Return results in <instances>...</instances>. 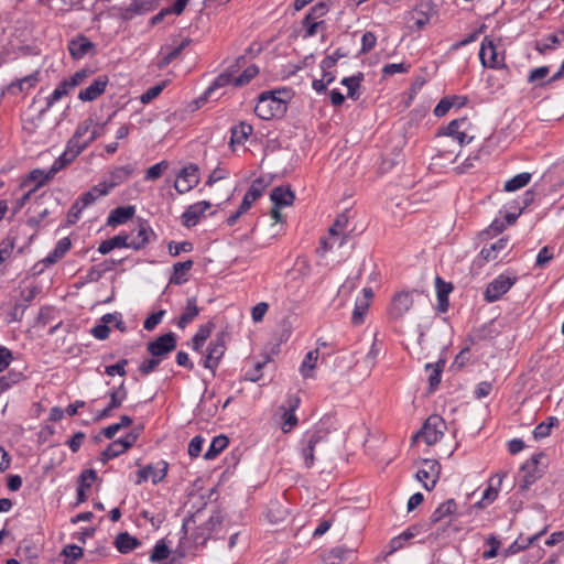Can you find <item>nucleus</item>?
Masks as SVG:
<instances>
[{
	"label": "nucleus",
	"mask_w": 564,
	"mask_h": 564,
	"mask_svg": "<svg viewBox=\"0 0 564 564\" xmlns=\"http://www.w3.org/2000/svg\"><path fill=\"white\" fill-rule=\"evenodd\" d=\"M153 7V0H132V2L129 6H113L111 10L113 11V17L120 18L124 21H130L138 15H142L149 11H152Z\"/></svg>",
	"instance_id": "6e6552de"
},
{
	"label": "nucleus",
	"mask_w": 564,
	"mask_h": 564,
	"mask_svg": "<svg viewBox=\"0 0 564 564\" xmlns=\"http://www.w3.org/2000/svg\"><path fill=\"white\" fill-rule=\"evenodd\" d=\"M410 68L409 64L405 63H392L387 64L382 68V75L383 77H389L398 73H408Z\"/></svg>",
	"instance_id": "69168bd1"
},
{
	"label": "nucleus",
	"mask_w": 564,
	"mask_h": 564,
	"mask_svg": "<svg viewBox=\"0 0 564 564\" xmlns=\"http://www.w3.org/2000/svg\"><path fill=\"white\" fill-rule=\"evenodd\" d=\"M479 59L481 65L487 68L501 69L506 67L505 55L499 56L496 44L489 36H485L481 42Z\"/></svg>",
	"instance_id": "423d86ee"
},
{
	"label": "nucleus",
	"mask_w": 564,
	"mask_h": 564,
	"mask_svg": "<svg viewBox=\"0 0 564 564\" xmlns=\"http://www.w3.org/2000/svg\"><path fill=\"white\" fill-rule=\"evenodd\" d=\"M364 73L359 72L356 75L344 77L340 82L343 86H346L348 89L347 96L352 100H357L359 98L358 89L364 80Z\"/></svg>",
	"instance_id": "4c0bfd02"
},
{
	"label": "nucleus",
	"mask_w": 564,
	"mask_h": 564,
	"mask_svg": "<svg viewBox=\"0 0 564 564\" xmlns=\"http://www.w3.org/2000/svg\"><path fill=\"white\" fill-rule=\"evenodd\" d=\"M311 441L312 440L307 437L306 433L303 434L300 441V452L306 468L313 467L315 463V453L319 452L318 446Z\"/></svg>",
	"instance_id": "a878e982"
},
{
	"label": "nucleus",
	"mask_w": 564,
	"mask_h": 564,
	"mask_svg": "<svg viewBox=\"0 0 564 564\" xmlns=\"http://www.w3.org/2000/svg\"><path fill=\"white\" fill-rule=\"evenodd\" d=\"M517 278H510L505 274H499L488 285L484 293V299L488 303L498 301L506 294L516 283Z\"/></svg>",
	"instance_id": "1a4fd4ad"
},
{
	"label": "nucleus",
	"mask_w": 564,
	"mask_h": 564,
	"mask_svg": "<svg viewBox=\"0 0 564 564\" xmlns=\"http://www.w3.org/2000/svg\"><path fill=\"white\" fill-rule=\"evenodd\" d=\"M162 359L158 357H151L149 359L143 360L139 366V371L142 376H148L152 371H154L159 365L161 364Z\"/></svg>",
	"instance_id": "338daca9"
},
{
	"label": "nucleus",
	"mask_w": 564,
	"mask_h": 564,
	"mask_svg": "<svg viewBox=\"0 0 564 564\" xmlns=\"http://www.w3.org/2000/svg\"><path fill=\"white\" fill-rule=\"evenodd\" d=\"M270 198L276 207H286L293 204L295 195L290 187L276 186L272 189Z\"/></svg>",
	"instance_id": "c85d7f7f"
},
{
	"label": "nucleus",
	"mask_w": 564,
	"mask_h": 564,
	"mask_svg": "<svg viewBox=\"0 0 564 564\" xmlns=\"http://www.w3.org/2000/svg\"><path fill=\"white\" fill-rule=\"evenodd\" d=\"M198 182V167L195 164H189L180 171L174 187L177 193L185 194L194 188Z\"/></svg>",
	"instance_id": "ddd939ff"
},
{
	"label": "nucleus",
	"mask_w": 564,
	"mask_h": 564,
	"mask_svg": "<svg viewBox=\"0 0 564 564\" xmlns=\"http://www.w3.org/2000/svg\"><path fill=\"white\" fill-rule=\"evenodd\" d=\"M558 424L560 421L557 417L549 416L546 421L541 422L534 427L532 432L534 440L539 441L547 437L551 434L552 427L557 426Z\"/></svg>",
	"instance_id": "a19ab883"
},
{
	"label": "nucleus",
	"mask_w": 564,
	"mask_h": 564,
	"mask_svg": "<svg viewBox=\"0 0 564 564\" xmlns=\"http://www.w3.org/2000/svg\"><path fill=\"white\" fill-rule=\"evenodd\" d=\"M496 335H497V332L494 328V323L490 322L488 324H485V325L474 329L470 339L473 343H479V341L492 339L496 337Z\"/></svg>",
	"instance_id": "c03bdc74"
},
{
	"label": "nucleus",
	"mask_w": 564,
	"mask_h": 564,
	"mask_svg": "<svg viewBox=\"0 0 564 564\" xmlns=\"http://www.w3.org/2000/svg\"><path fill=\"white\" fill-rule=\"evenodd\" d=\"M84 151L80 145L66 149L51 165L46 178H53L61 170L69 165Z\"/></svg>",
	"instance_id": "6ab92c4d"
},
{
	"label": "nucleus",
	"mask_w": 564,
	"mask_h": 564,
	"mask_svg": "<svg viewBox=\"0 0 564 564\" xmlns=\"http://www.w3.org/2000/svg\"><path fill=\"white\" fill-rule=\"evenodd\" d=\"M107 394L110 398L108 403L110 408L112 406L115 410L119 409L128 398V390L124 381H122L118 387L112 388Z\"/></svg>",
	"instance_id": "ea45409f"
},
{
	"label": "nucleus",
	"mask_w": 564,
	"mask_h": 564,
	"mask_svg": "<svg viewBox=\"0 0 564 564\" xmlns=\"http://www.w3.org/2000/svg\"><path fill=\"white\" fill-rule=\"evenodd\" d=\"M532 175L528 172L519 173L505 183L503 189L506 192H514L527 186L531 181Z\"/></svg>",
	"instance_id": "37998d69"
},
{
	"label": "nucleus",
	"mask_w": 564,
	"mask_h": 564,
	"mask_svg": "<svg viewBox=\"0 0 564 564\" xmlns=\"http://www.w3.org/2000/svg\"><path fill=\"white\" fill-rule=\"evenodd\" d=\"M467 122L466 118H459L452 120L446 127L441 128L436 135H446L456 139L459 145H464L469 143L473 140V137L467 138V134L464 131H460V128Z\"/></svg>",
	"instance_id": "dca6fc26"
},
{
	"label": "nucleus",
	"mask_w": 564,
	"mask_h": 564,
	"mask_svg": "<svg viewBox=\"0 0 564 564\" xmlns=\"http://www.w3.org/2000/svg\"><path fill=\"white\" fill-rule=\"evenodd\" d=\"M154 235L147 221H141L137 229V236L129 240V246L133 250L144 249L150 243V237Z\"/></svg>",
	"instance_id": "b1692460"
},
{
	"label": "nucleus",
	"mask_w": 564,
	"mask_h": 564,
	"mask_svg": "<svg viewBox=\"0 0 564 564\" xmlns=\"http://www.w3.org/2000/svg\"><path fill=\"white\" fill-rule=\"evenodd\" d=\"M446 422L437 414L426 419L421 430L415 434L414 438L422 437L427 445H434L444 435Z\"/></svg>",
	"instance_id": "39448f33"
},
{
	"label": "nucleus",
	"mask_w": 564,
	"mask_h": 564,
	"mask_svg": "<svg viewBox=\"0 0 564 564\" xmlns=\"http://www.w3.org/2000/svg\"><path fill=\"white\" fill-rule=\"evenodd\" d=\"M193 265L194 261L191 259L174 263L169 283L174 285L184 284L187 281L186 273L193 268Z\"/></svg>",
	"instance_id": "7c9ffc66"
},
{
	"label": "nucleus",
	"mask_w": 564,
	"mask_h": 564,
	"mask_svg": "<svg viewBox=\"0 0 564 564\" xmlns=\"http://www.w3.org/2000/svg\"><path fill=\"white\" fill-rule=\"evenodd\" d=\"M337 420L333 415L323 416L311 430L306 431L307 437L318 446L319 452H323L332 441V437L337 433Z\"/></svg>",
	"instance_id": "f03ea898"
},
{
	"label": "nucleus",
	"mask_w": 564,
	"mask_h": 564,
	"mask_svg": "<svg viewBox=\"0 0 564 564\" xmlns=\"http://www.w3.org/2000/svg\"><path fill=\"white\" fill-rule=\"evenodd\" d=\"M347 224L348 217L346 216V214L338 215L328 230L330 237L339 236L340 234H343Z\"/></svg>",
	"instance_id": "0e129e2a"
},
{
	"label": "nucleus",
	"mask_w": 564,
	"mask_h": 564,
	"mask_svg": "<svg viewBox=\"0 0 564 564\" xmlns=\"http://www.w3.org/2000/svg\"><path fill=\"white\" fill-rule=\"evenodd\" d=\"M83 555V549L76 544H68L61 552L64 564H75Z\"/></svg>",
	"instance_id": "49530a36"
},
{
	"label": "nucleus",
	"mask_w": 564,
	"mask_h": 564,
	"mask_svg": "<svg viewBox=\"0 0 564 564\" xmlns=\"http://www.w3.org/2000/svg\"><path fill=\"white\" fill-rule=\"evenodd\" d=\"M210 206L212 204L208 200H202L189 205L181 216L182 225L186 228L196 226Z\"/></svg>",
	"instance_id": "2eb2a0df"
},
{
	"label": "nucleus",
	"mask_w": 564,
	"mask_h": 564,
	"mask_svg": "<svg viewBox=\"0 0 564 564\" xmlns=\"http://www.w3.org/2000/svg\"><path fill=\"white\" fill-rule=\"evenodd\" d=\"M72 241L68 237H64L57 241L55 248L48 256L44 259L45 264H54L59 261L70 249Z\"/></svg>",
	"instance_id": "f704fd0d"
},
{
	"label": "nucleus",
	"mask_w": 564,
	"mask_h": 564,
	"mask_svg": "<svg viewBox=\"0 0 564 564\" xmlns=\"http://www.w3.org/2000/svg\"><path fill=\"white\" fill-rule=\"evenodd\" d=\"M135 169L132 164H127L122 166L115 167L109 173V183L113 188L121 185L126 181L130 178V176L134 173Z\"/></svg>",
	"instance_id": "473e14b6"
},
{
	"label": "nucleus",
	"mask_w": 564,
	"mask_h": 564,
	"mask_svg": "<svg viewBox=\"0 0 564 564\" xmlns=\"http://www.w3.org/2000/svg\"><path fill=\"white\" fill-rule=\"evenodd\" d=\"M324 21L317 22L311 15H305L302 20V26L305 30L304 37H312L317 33V28L323 24Z\"/></svg>",
	"instance_id": "680f3d73"
},
{
	"label": "nucleus",
	"mask_w": 564,
	"mask_h": 564,
	"mask_svg": "<svg viewBox=\"0 0 564 564\" xmlns=\"http://www.w3.org/2000/svg\"><path fill=\"white\" fill-rule=\"evenodd\" d=\"M376 44H377L376 34L370 31L365 32L361 37V48L358 53V56L370 52L376 46Z\"/></svg>",
	"instance_id": "13d9d810"
},
{
	"label": "nucleus",
	"mask_w": 564,
	"mask_h": 564,
	"mask_svg": "<svg viewBox=\"0 0 564 564\" xmlns=\"http://www.w3.org/2000/svg\"><path fill=\"white\" fill-rule=\"evenodd\" d=\"M508 242V237L500 238L496 242L491 243L488 248L484 247L480 251V257L487 262L496 260L499 252L507 248Z\"/></svg>",
	"instance_id": "c9c22d12"
},
{
	"label": "nucleus",
	"mask_w": 564,
	"mask_h": 564,
	"mask_svg": "<svg viewBox=\"0 0 564 564\" xmlns=\"http://www.w3.org/2000/svg\"><path fill=\"white\" fill-rule=\"evenodd\" d=\"M267 185L268 184L265 183L264 178L260 176L252 182L246 195L249 196L251 200L256 202L259 197L262 196Z\"/></svg>",
	"instance_id": "5fc2aeb1"
},
{
	"label": "nucleus",
	"mask_w": 564,
	"mask_h": 564,
	"mask_svg": "<svg viewBox=\"0 0 564 564\" xmlns=\"http://www.w3.org/2000/svg\"><path fill=\"white\" fill-rule=\"evenodd\" d=\"M128 362V359L122 358L115 365L106 366L105 373L109 377H113L116 375L124 377L127 375L126 366Z\"/></svg>",
	"instance_id": "052dcab7"
},
{
	"label": "nucleus",
	"mask_w": 564,
	"mask_h": 564,
	"mask_svg": "<svg viewBox=\"0 0 564 564\" xmlns=\"http://www.w3.org/2000/svg\"><path fill=\"white\" fill-rule=\"evenodd\" d=\"M177 345V336L173 332L160 335L154 340L149 341L147 350L153 357L164 359L170 352H172Z\"/></svg>",
	"instance_id": "0eeeda50"
},
{
	"label": "nucleus",
	"mask_w": 564,
	"mask_h": 564,
	"mask_svg": "<svg viewBox=\"0 0 564 564\" xmlns=\"http://www.w3.org/2000/svg\"><path fill=\"white\" fill-rule=\"evenodd\" d=\"M499 489L492 484H489V486L484 490L481 499L477 501L474 507L478 509H484L491 505L498 497Z\"/></svg>",
	"instance_id": "09e8293b"
},
{
	"label": "nucleus",
	"mask_w": 564,
	"mask_h": 564,
	"mask_svg": "<svg viewBox=\"0 0 564 564\" xmlns=\"http://www.w3.org/2000/svg\"><path fill=\"white\" fill-rule=\"evenodd\" d=\"M215 327V324L209 321L206 324H203L198 327L196 334L192 338V348L195 351H199L205 344V341L210 336L213 329Z\"/></svg>",
	"instance_id": "e433bc0d"
},
{
	"label": "nucleus",
	"mask_w": 564,
	"mask_h": 564,
	"mask_svg": "<svg viewBox=\"0 0 564 564\" xmlns=\"http://www.w3.org/2000/svg\"><path fill=\"white\" fill-rule=\"evenodd\" d=\"M223 516L220 511H214L212 516L202 524L210 534L221 525Z\"/></svg>",
	"instance_id": "774afa93"
},
{
	"label": "nucleus",
	"mask_w": 564,
	"mask_h": 564,
	"mask_svg": "<svg viewBox=\"0 0 564 564\" xmlns=\"http://www.w3.org/2000/svg\"><path fill=\"white\" fill-rule=\"evenodd\" d=\"M433 7L434 4L432 1H425L414 8L412 20H414V28L417 31L423 30L430 22V13L433 10Z\"/></svg>",
	"instance_id": "393cba45"
},
{
	"label": "nucleus",
	"mask_w": 564,
	"mask_h": 564,
	"mask_svg": "<svg viewBox=\"0 0 564 564\" xmlns=\"http://www.w3.org/2000/svg\"><path fill=\"white\" fill-rule=\"evenodd\" d=\"M354 557V551L346 546L339 545L333 547L323 557V564H345Z\"/></svg>",
	"instance_id": "412c9836"
},
{
	"label": "nucleus",
	"mask_w": 564,
	"mask_h": 564,
	"mask_svg": "<svg viewBox=\"0 0 564 564\" xmlns=\"http://www.w3.org/2000/svg\"><path fill=\"white\" fill-rule=\"evenodd\" d=\"M116 248H130L129 246V235L127 232H120L119 235L110 238V239H107V240H104L99 247H98V251L101 253V254H107L109 253L110 251H112L113 249Z\"/></svg>",
	"instance_id": "c756f323"
},
{
	"label": "nucleus",
	"mask_w": 564,
	"mask_h": 564,
	"mask_svg": "<svg viewBox=\"0 0 564 564\" xmlns=\"http://www.w3.org/2000/svg\"><path fill=\"white\" fill-rule=\"evenodd\" d=\"M543 457V453L534 454L521 466L519 474V489L521 491L528 490L538 479L543 476L544 471L539 467L540 459Z\"/></svg>",
	"instance_id": "20e7f679"
},
{
	"label": "nucleus",
	"mask_w": 564,
	"mask_h": 564,
	"mask_svg": "<svg viewBox=\"0 0 564 564\" xmlns=\"http://www.w3.org/2000/svg\"><path fill=\"white\" fill-rule=\"evenodd\" d=\"M420 533V527L419 525H411L405 531H403L398 536L393 538L389 543V551L387 555H391L394 552L401 550L405 542L410 541L414 536H416Z\"/></svg>",
	"instance_id": "cd10ccee"
},
{
	"label": "nucleus",
	"mask_w": 564,
	"mask_h": 564,
	"mask_svg": "<svg viewBox=\"0 0 564 564\" xmlns=\"http://www.w3.org/2000/svg\"><path fill=\"white\" fill-rule=\"evenodd\" d=\"M369 308L368 300H357L352 311L351 322L355 325L364 323V317Z\"/></svg>",
	"instance_id": "603ef678"
},
{
	"label": "nucleus",
	"mask_w": 564,
	"mask_h": 564,
	"mask_svg": "<svg viewBox=\"0 0 564 564\" xmlns=\"http://www.w3.org/2000/svg\"><path fill=\"white\" fill-rule=\"evenodd\" d=\"M169 464L165 460H160L155 465L149 464L137 471V485H141L151 478L153 485L161 482L167 474Z\"/></svg>",
	"instance_id": "f8f14e48"
},
{
	"label": "nucleus",
	"mask_w": 564,
	"mask_h": 564,
	"mask_svg": "<svg viewBox=\"0 0 564 564\" xmlns=\"http://www.w3.org/2000/svg\"><path fill=\"white\" fill-rule=\"evenodd\" d=\"M165 313V310H160L158 312L150 314L143 322L144 329L149 332L153 330L161 323Z\"/></svg>",
	"instance_id": "e2e57ef3"
},
{
	"label": "nucleus",
	"mask_w": 564,
	"mask_h": 564,
	"mask_svg": "<svg viewBox=\"0 0 564 564\" xmlns=\"http://www.w3.org/2000/svg\"><path fill=\"white\" fill-rule=\"evenodd\" d=\"M199 312L200 310L197 306V299L195 296L188 297L186 300L184 312L176 319L177 327L184 329L198 316Z\"/></svg>",
	"instance_id": "5701e85b"
},
{
	"label": "nucleus",
	"mask_w": 564,
	"mask_h": 564,
	"mask_svg": "<svg viewBox=\"0 0 564 564\" xmlns=\"http://www.w3.org/2000/svg\"><path fill=\"white\" fill-rule=\"evenodd\" d=\"M252 131V126L246 121H240L238 124L231 127L230 147L234 148L235 145L245 144Z\"/></svg>",
	"instance_id": "bb28decb"
},
{
	"label": "nucleus",
	"mask_w": 564,
	"mask_h": 564,
	"mask_svg": "<svg viewBox=\"0 0 564 564\" xmlns=\"http://www.w3.org/2000/svg\"><path fill=\"white\" fill-rule=\"evenodd\" d=\"M140 544L141 542L137 538L130 535L128 532H121L115 539V546L122 554L130 553Z\"/></svg>",
	"instance_id": "72a5a7b5"
},
{
	"label": "nucleus",
	"mask_w": 564,
	"mask_h": 564,
	"mask_svg": "<svg viewBox=\"0 0 564 564\" xmlns=\"http://www.w3.org/2000/svg\"><path fill=\"white\" fill-rule=\"evenodd\" d=\"M169 167V162L163 160L152 166H150L145 172V181H155L162 176L164 171Z\"/></svg>",
	"instance_id": "6e6d98bb"
},
{
	"label": "nucleus",
	"mask_w": 564,
	"mask_h": 564,
	"mask_svg": "<svg viewBox=\"0 0 564 564\" xmlns=\"http://www.w3.org/2000/svg\"><path fill=\"white\" fill-rule=\"evenodd\" d=\"M135 214V207L133 205L119 206L112 209L107 218V225L116 227L118 225L126 224Z\"/></svg>",
	"instance_id": "aec40b11"
},
{
	"label": "nucleus",
	"mask_w": 564,
	"mask_h": 564,
	"mask_svg": "<svg viewBox=\"0 0 564 564\" xmlns=\"http://www.w3.org/2000/svg\"><path fill=\"white\" fill-rule=\"evenodd\" d=\"M232 80V76L229 73L218 75L207 88V94H215L218 88L229 85Z\"/></svg>",
	"instance_id": "bf43d9fd"
},
{
	"label": "nucleus",
	"mask_w": 564,
	"mask_h": 564,
	"mask_svg": "<svg viewBox=\"0 0 564 564\" xmlns=\"http://www.w3.org/2000/svg\"><path fill=\"white\" fill-rule=\"evenodd\" d=\"M170 547L165 543L164 540H160L154 545L151 554H150V561L152 563L161 562L163 560H166L170 555Z\"/></svg>",
	"instance_id": "8fccbe9b"
},
{
	"label": "nucleus",
	"mask_w": 564,
	"mask_h": 564,
	"mask_svg": "<svg viewBox=\"0 0 564 564\" xmlns=\"http://www.w3.org/2000/svg\"><path fill=\"white\" fill-rule=\"evenodd\" d=\"M413 292L401 291L393 295L388 310V316L391 321L401 319L413 305Z\"/></svg>",
	"instance_id": "9d476101"
},
{
	"label": "nucleus",
	"mask_w": 564,
	"mask_h": 564,
	"mask_svg": "<svg viewBox=\"0 0 564 564\" xmlns=\"http://www.w3.org/2000/svg\"><path fill=\"white\" fill-rule=\"evenodd\" d=\"M109 83L107 75H100L93 80V83L85 89H82L78 94V99L82 101H94L100 97Z\"/></svg>",
	"instance_id": "a211bd4d"
},
{
	"label": "nucleus",
	"mask_w": 564,
	"mask_h": 564,
	"mask_svg": "<svg viewBox=\"0 0 564 564\" xmlns=\"http://www.w3.org/2000/svg\"><path fill=\"white\" fill-rule=\"evenodd\" d=\"M259 74V67L254 64L248 66L238 77L234 78V85L241 87L250 83Z\"/></svg>",
	"instance_id": "3c124183"
},
{
	"label": "nucleus",
	"mask_w": 564,
	"mask_h": 564,
	"mask_svg": "<svg viewBox=\"0 0 564 564\" xmlns=\"http://www.w3.org/2000/svg\"><path fill=\"white\" fill-rule=\"evenodd\" d=\"M282 94L286 95L288 91L285 89L263 91L258 98L254 113L262 120L282 117L288 110V102L281 97Z\"/></svg>",
	"instance_id": "f257e3e1"
},
{
	"label": "nucleus",
	"mask_w": 564,
	"mask_h": 564,
	"mask_svg": "<svg viewBox=\"0 0 564 564\" xmlns=\"http://www.w3.org/2000/svg\"><path fill=\"white\" fill-rule=\"evenodd\" d=\"M229 337L228 332L221 330L216 337L208 344L206 355L204 357V368L210 370L215 375L217 367L227 349L226 343Z\"/></svg>",
	"instance_id": "7ed1b4c3"
},
{
	"label": "nucleus",
	"mask_w": 564,
	"mask_h": 564,
	"mask_svg": "<svg viewBox=\"0 0 564 564\" xmlns=\"http://www.w3.org/2000/svg\"><path fill=\"white\" fill-rule=\"evenodd\" d=\"M270 361H271V357L270 356H265L263 361L256 362L252 369H249V370H247L245 372L243 380L245 381H250V382H259L262 379V377H263L262 369Z\"/></svg>",
	"instance_id": "a18cd8bd"
},
{
	"label": "nucleus",
	"mask_w": 564,
	"mask_h": 564,
	"mask_svg": "<svg viewBox=\"0 0 564 564\" xmlns=\"http://www.w3.org/2000/svg\"><path fill=\"white\" fill-rule=\"evenodd\" d=\"M457 509L458 506L454 498L445 500L444 502L440 503L438 507L430 516L429 525H435L437 523L444 522L446 519H448L446 522L448 524L452 520V517L457 514Z\"/></svg>",
	"instance_id": "4468645a"
},
{
	"label": "nucleus",
	"mask_w": 564,
	"mask_h": 564,
	"mask_svg": "<svg viewBox=\"0 0 564 564\" xmlns=\"http://www.w3.org/2000/svg\"><path fill=\"white\" fill-rule=\"evenodd\" d=\"M347 56H348V52L344 51L341 47L337 48L332 55L326 56L321 62L322 70L333 68L336 65V63L338 62V59H340L343 57H347Z\"/></svg>",
	"instance_id": "4d7b16f0"
},
{
	"label": "nucleus",
	"mask_w": 564,
	"mask_h": 564,
	"mask_svg": "<svg viewBox=\"0 0 564 564\" xmlns=\"http://www.w3.org/2000/svg\"><path fill=\"white\" fill-rule=\"evenodd\" d=\"M441 464L435 459H423L422 468L416 473V479L423 484L426 490H432L440 477Z\"/></svg>",
	"instance_id": "9b49d317"
},
{
	"label": "nucleus",
	"mask_w": 564,
	"mask_h": 564,
	"mask_svg": "<svg viewBox=\"0 0 564 564\" xmlns=\"http://www.w3.org/2000/svg\"><path fill=\"white\" fill-rule=\"evenodd\" d=\"M91 126H93L91 118H88V119L84 120L83 122H80L77 126L74 135L68 141V148H70V147L77 148L78 145H82L83 142L80 141V139L90 130Z\"/></svg>",
	"instance_id": "de8ad7c7"
},
{
	"label": "nucleus",
	"mask_w": 564,
	"mask_h": 564,
	"mask_svg": "<svg viewBox=\"0 0 564 564\" xmlns=\"http://www.w3.org/2000/svg\"><path fill=\"white\" fill-rule=\"evenodd\" d=\"M120 262H121V260H119V261L111 260L110 265H108L107 264L108 262L105 261V263L101 264V265H105L102 269H99V267H95V265L91 267L87 272V280L90 282H96V281L100 280L106 271L112 269L115 265H117Z\"/></svg>",
	"instance_id": "864d4df0"
},
{
	"label": "nucleus",
	"mask_w": 564,
	"mask_h": 564,
	"mask_svg": "<svg viewBox=\"0 0 564 564\" xmlns=\"http://www.w3.org/2000/svg\"><path fill=\"white\" fill-rule=\"evenodd\" d=\"M435 286L437 295V310L441 313H445L449 307L448 295L453 291V284L445 282L441 276L437 275L435 279Z\"/></svg>",
	"instance_id": "4be33fe9"
},
{
	"label": "nucleus",
	"mask_w": 564,
	"mask_h": 564,
	"mask_svg": "<svg viewBox=\"0 0 564 564\" xmlns=\"http://www.w3.org/2000/svg\"><path fill=\"white\" fill-rule=\"evenodd\" d=\"M95 47L96 45L83 34H78L68 42V52L74 59L84 58Z\"/></svg>",
	"instance_id": "f3484780"
},
{
	"label": "nucleus",
	"mask_w": 564,
	"mask_h": 564,
	"mask_svg": "<svg viewBox=\"0 0 564 564\" xmlns=\"http://www.w3.org/2000/svg\"><path fill=\"white\" fill-rule=\"evenodd\" d=\"M228 443L229 440L226 435H218L214 437L208 449L204 454V458L207 460L214 459L228 446Z\"/></svg>",
	"instance_id": "58836bf2"
},
{
	"label": "nucleus",
	"mask_w": 564,
	"mask_h": 564,
	"mask_svg": "<svg viewBox=\"0 0 564 564\" xmlns=\"http://www.w3.org/2000/svg\"><path fill=\"white\" fill-rule=\"evenodd\" d=\"M318 359V349L310 350L300 367V372L303 376V378H312L313 377V370L316 367V361Z\"/></svg>",
	"instance_id": "79ce46f5"
},
{
	"label": "nucleus",
	"mask_w": 564,
	"mask_h": 564,
	"mask_svg": "<svg viewBox=\"0 0 564 564\" xmlns=\"http://www.w3.org/2000/svg\"><path fill=\"white\" fill-rule=\"evenodd\" d=\"M445 360L440 359L435 364H426L425 370L429 375V391L434 392L441 383Z\"/></svg>",
	"instance_id": "2f4dec72"
}]
</instances>
